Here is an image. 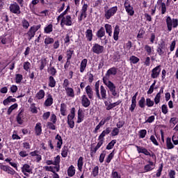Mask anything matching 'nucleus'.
<instances>
[{
  "mask_svg": "<svg viewBox=\"0 0 178 178\" xmlns=\"http://www.w3.org/2000/svg\"><path fill=\"white\" fill-rule=\"evenodd\" d=\"M81 102L83 108H88L91 105V101L86 95H83L81 97Z\"/></svg>",
  "mask_w": 178,
  "mask_h": 178,
  "instance_id": "nucleus-10",
  "label": "nucleus"
},
{
  "mask_svg": "<svg viewBox=\"0 0 178 178\" xmlns=\"http://www.w3.org/2000/svg\"><path fill=\"white\" fill-rule=\"evenodd\" d=\"M154 101L152 100L149 98L146 99V105L147 106H148V108H151L152 106H154Z\"/></svg>",
  "mask_w": 178,
  "mask_h": 178,
  "instance_id": "nucleus-60",
  "label": "nucleus"
},
{
  "mask_svg": "<svg viewBox=\"0 0 178 178\" xmlns=\"http://www.w3.org/2000/svg\"><path fill=\"white\" fill-rule=\"evenodd\" d=\"M52 31H54V25H52V24L47 25L44 29V33H45V34H51Z\"/></svg>",
  "mask_w": 178,
  "mask_h": 178,
  "instance_id": "nucleus-26",
  "label": "nucleus"
},
{
  "mask_svg": "<svg viewBox=\"0 0 178 178\" xmlns=\"http://www.w3.org/2000/svg\"><path fill=\"white\" fill-rule=\"evenodd\" d=\"M73 54H74V51L72 49L67 50V60H70L72 59V56H73Z\"/></svg>",
  "mask_w": 178,
  "mask_h": 178,
  "instance_id": "nucleus-48",
  "label": "nucleus"
},
{
  "mask_svg": "<svg viewBox=\"0 0 178 178\" xmlns=\"http://www.w3.org/2000/svg\"><path fill=\"white\" fill-rule=\"evenodd\" d=\"M22 27H24L26 30L30 27V23H29V21H27L26 19H24L22 21Z\"/></svg>",
  "mask_w": 178,
  "mask_h": 178,
  "instance_id": "nucleus-52",
  "label": "nucleus"
},
{
  "mask_svg": "<svg viewBox=\"0 0 178 178\" xmlns=\"http://www.w3.org/2000/svg\"><path fill=\"white\" fill-rule=\"evenodd\" d=\"M34 130L35 136H41L42 134V124L41 122L36 123Z\"/></svg>",
  "mask_w": 178,
  "mask_h": 178,
  "instance_id": "nucleus-15",
  "label": "nucleus"
},
{
  "mask_svg": "<svg viewBox=\"0 0 178 178\" xmlns=\"http://www.w3.org/2000/svg\"><path fill=\"white\" fill-rule=\"evenodd\" d=\"M138 105L140 108H145V98H144L143 97H141L138 102Z\"/></svg>",
  "mask_w": 178,
  "mask_h": 178,
  "instance_id": "nucleus-50",
  "label": "nucleus"
},
{
  "mask_svg": "<svg viewBox=\"0 0 178 178\" xmlns=\"http://www.w3.org/2000/svg\"><path fill=\"white\" fill-rule=\"evenodd\" d=\"M55 124H56V123L48 122L47 127H48V129H49V130H56V126Z\"/></svg>",
  "mask_w": 178,
  "mask_h": 178,
  "instance_id": "nucleus-53",
  "label": "nucleus"
},
{
  "mask_svg": "<svg viewBox=\"0 0 178 178\" xmlns=\"http://www.w3.org/2000/svg\"><path fill=\"white\" fill-rule=\"evenodd\" d=\"M124 6L125 8V10L127 12V13L129 15V16H134V10L133 8V6H131V5H130L129 3L125 2L124 3Z\"/></svg>",
  "mask_w": 178,
  "mask_h": 178,
  "instance_id": "nucleus-13",
  "label": "nucleus"
},
{
  "mask_svg": "<svg viewBox=\"0 0 178 178\" xmlns=\"http://www.w3.org/2000/svg\"><path fill=\"white\" fill-rule=\"evenodd\" d=\"M83 161H84V158L83 156H80L78 159L77 166L79 172H81V170H83V165H84Z\"/></svg>",
  "mask_w": 178,
  "mask_h": 178,
  "instance_id": "nucleus-27",
  "label": "nucleus"
},
{
  "mask_svg": "<svg viewBox=\"0 0 178 178\" xmlns=\"http://www.w3.org/2000/svg\"><path fill=\"white\" fill-rule=\"evenodd\" d=\"M109 133H111V127L106 128V129L102 132V134L99 136L98 137L99 140H103L104 141V140H105L104 138L105 136H108Z\"/></svg>",
  "mask_w": 178,
  "mask_h": 178,
  "instance_id": "nucleus-24",
  "label": "nucleus"
},
{
  "mask_svg": "<svg viewBox=\"0 0 178 178\" xmlns=\"http://www.w3.org/2000/svg\"><path fill=\"white\" fill-rule=\"evenodd\" d=\"M84 120V115H83V113L80 111H78V118H77V123H81Z\"/></svg>",
  "mask_w": 178,
  "mask_h": 178,
  "instance_id": "nucleus-44",
  "label": "nucleus"
},
{
  "mask_svg": "<svg viewBox=\"0 0 178 178\" xmlns=\"http://www.w3.org/2000/svg\"><path fill=\"white\" fill-rule=\"evenodd\" d=\"M147 165H145L144 170L145 172H151V170H154L155 168V164L154 162L149 161Z\"/></svg>",
  "mask_w": 178,
  "mask_h": 178,
  "instance_id": "nucleus-20",
  "label": "nucleus"
},
{
  "mask_svg": "<svg viewBox=\"0 0 178 178\" xmlns=\"http://www.w3.org/2000/svg\"><path fill=\"white\" fill-rule=\"evenodd\" d=\"M60 112L62 116H66L67 115V106L65 103L60 104Z\"/></svg>",
  "mask_w": 178,
  "mask_h": 178,
  "instance_id": "nucleus-25",
  "label": "nucleus"
},
{
  "mask_svg": "<svg viewBox=\"0 0 178 178\" xmlns=\"http://www.w3.org/2000/svg\"><path fill=\"white\" fill-rule=\"evenodd\" d=\"M114 151H113L111 153L109 154V155L107 156L106 159V162L107 163H110L111 161H112V159H113V156H115V153H113Z\"/></svg>",
  "mask_w": 178,
  "mask_h": 178,
  "instance_id": "nucleus-55",
  "label": "nucleus"
},
{
  "mask_svg": "<svg viewBox=\"0 0 178 178\" xmlns=\"http://www.w3.org/2000/svg\"><path fill=\"white\" fill-rule=\"evenodd\" d=\"M48 86L51 88H54L56 86V81L53 76H49L48 79Z\"/></svg>",
  "mask_w": 178,
  "mask_h": 178,
  "instance_id": "nucleus-23",
  "label": "nucleus"
},
{
  "mask_svg": "<svg viewBox=\"0 0 178 178\" xmlns=\"http://www.w3.org/2000/svg\"><path fill=\"white\" fill-rule=\"evenodd\" d=\"M116 12H118V6L112 7L104 11V16L107 20H109L112 16H115Z\"/></svg>",
  "mask_w": 178,
  "mask_h": 178,
  "instance_id": "nucleus-7",
  "label": "nucleus"
},
{
  "mask_svg": "<svg viewBox=\"0 0 178 178\" xmlns=\"http://www.w3.org/2000/svg\"><path fill=\"white\" fill-rule=\"evenodd\" d=\"M26 34L29 37L28 40L29 41H31L33 38L34 35H35V33L33 31H32L31 28L29 29Z\"/></svg>",
  "mask_w": 178,
  "mask_h": 178,
  "instance_id": "nucleus-47",
  "label": "nucleus"
},
{
  "mask_svg": "<svg viewBox=\"0 0 178 178\" xmlns=\"http://www.w3.org/2000/svg\"><path fill=\"white\" fill-rule=\"evenodd\" d=\"M136 147L138 154H144V155H151V153H149L148 149H147L146 148L138 145H136Z\"/></svg>",
  "mask_w": 178,
  "mask_h": 178,
  "instance_id": "nucleus-21",
  "label": "nucleus"
},
{
  "mask_svg": "<svg viewBox=\"0 0 178 178\" xmlns=\"http://www.w3.org/2000/svg\"><path fill=\"white\" fill-rule=\"evenodd\" d=\"M60 26L65 27V26H72L73 24V19L70 15H66L60 18Z\"/></svg>",
  "mask_w": 178,
  "mask_h": 178,
  "instance_id": "nucleus-6",
  "label": "nucleus"
},
{
  "mask_svg": "<svg viewBox=\"0 0 178 178\" xmlns=\"http://www.w3.org/2000/svg\"><path fill=\"white\" fill-rule=\"evenodd\" d=\"M95 91L97 98L99 99H106V89L104 86H100V94H99V81H97L95 86Z\"/></svg>",
  "mask_w": 178,
  "mask_h": 178,
  "instance_id": "nucleus-2",
  "label": "nucleus"
},
{
  "mask_svg": "<svg viewBox=\"0 0 178 178\" xmlns=\"http://www.w3.org/2000/svg\"><path fill=\"white\" fill-rule=\"evenodd\" d=\"M45 97V91L44 90H40L35 95L37 99H43Z\"/></svg>",
  "mask_w": 178,
  "mask_h": 178,
  "instance_id": "nucleus-32",
  "label": "nucleus"
},
{
  "mask_svg": "<svg viewBox=\"0 0 178 178\" xmlns=\"http://www.w3.org/2000/svg\"><path fill=\"white\" fill-rule=\"evenodd\" d=\"M92 51L93 54H96L97 55H99L104 52V46H101V44L98 43H95L92 47Z\"/></svg>",
  "mask_w": 178,
  "mask_h": 178,
  "instance_id": "nucleus-9",
  "label": "nucleus"
},
{
  "mask_svg": "<svg viewBox=\"0 0 178 178\" xmlns=\"http://www.w3.org/2000/svg\"><path fill=\"white\" fill-rule=\"evenodd\" d=\"M21 170L22 173L26 172L27 173H31V167L29 164H24L23 166L21 168Z\"/></svg>",
  "mask_w": 178,
  "mask_h": 178,
  "instance_id": "nucleus-33",
  "label": "nucleus"
},
{
  "mask_svg": "<svg viewBox=\"0 0 178 178\" xmlns=\"http://www.w3.org/2000/svg\"><path fill=\"white\" fill-rule=\"evenodd\" d=\"M22 80H23V75L20 74H15V83H17V84H20Z\"/></svg>",
  "mask_w": 178,
  "mask_h": 178,
  "instance_id": "nucleus-46",
  "label": "nucleus"
},
{
  "mask_svg": "<svg viewBox=\"0 0 178 178\" xmlns=\"http://www.w3.org/2000/svg\"><path fill=\"white\" fill-rule=\"evenodd\" d=\"M17 106H19L17 105V103H15V104H13L12 106H10L8 109L7 114L10 115V113H12V112H13V111H15V109H17Z\"/></svg>",
  "mask_w": 178,
  "mask_h": 178,
  "instance_id": "nucleus-42",
  "label": "nucleus"
},
{
  "mask_svg": "<svg viewBox=\"0 0 178 178\" xmlns=\"http://www.w3.org/2000/svg\"><path fill=\"white\" fill-rule=\"evenodd\" d=\"M68 152H69V148L67 147V146H64L61 150V155L63 158H66V156H67Z\"/></svg>",
  "mask_w": 178,
  "mask_h": 178,
  "instance_id": "nucleus-41",
  "label": "nucleus"
},
{
  "mask_svg": "<svg viewBox=\"0 0 178 178\" xmlns=\"http://www.w3.org/2000/svg\"><path fill=\"white\" fill-rule=\"evenodd\" d=\"M120 129L118 128L115 127L111 131V136L113 137H115V136H118L119 134Z\"/></svg>",
  "mask_w": 178,
  "mask_h": 178,
  "instance_id": "nucleus-64",
  "label": "nucleus"
},
{
  "mask_svg": "<svg viewBox=\"0 0 178 178\" xmlns=\"http://www.w3.org/2000/svg\"><path fill=\"white\" fill-rule=\"evenodd\" d=\"M48 73L51 74L54 77V76H56V69H55V67H51L48 68Z\"/></svg>",
  "mask_w": 178,
  "mask_h": 178,
  "instance_id": "nucleus-45",
  "label": "nucleus"
},
{
  "mask_svg": "<svg viewBox=\"0 0 178 178\" xmlns=\"http://www.w3.org/2000/svg\"><path fill=\"white\" fill-rule=\"evenodd\" d=\"M24 116L23 115V113L20 112L17 116V122L19 124H23V119Z\"/></svg>",
  "mask_w": 178,
  "mask_h": 178,
  "instance_id": "nucleus-40",
  "label": "nucleus"
},
{
  "mask_svg": "<svg viewBox=\"0 0 178 178\" xmlns=\"http://www.w3.org/2000/svg\"><path fill=\"white\" fill-rule=\"evenodd\" d=\"M116 144V140H111L106 146V149H112L113 147H115V145Z\"/></svg>",
  "mask_w": 178,
  "mask_h": 178,
  "instance_id": "nucleus-51",
  "label": "nucleus"
},
{
  "mask_svg": "<svg viewBox=\"0 0 178 178\" xmlns=\"http://www.w3.org/2000/svg\"><path fill=\"white\" fill-rule=\"evenodd\" d=\"M99 172V168L98 166H95L92 172V176H94V177H96V176H98Z\"/></svg>",
  "mask_w": 178,
  "mask_h": 178,
  "instance_id": "nucleus-59",
  "label": "nucleus"
},
{
  "mask_svg": "<svg viewBox=\"0 0 178 178\" xmlns=\"http://www.w3.org/2000/svg\"><path fill=\"white\" fill-rule=\"evenodd\" d=\"M87 96L88 97L89 99H94V91L92 90V88L91 86H88L85 88Z\"/></svg>",
  "mask_w": 178,
  "mask_h": 178,
  "instance_id": "nucleus-16",
  "label": "nucleus"
},
{
  "mask_svg": "<svg viewBox=\"0 0 178 178\" xmlns=\"http://www.w3.org/2000/svg\"><path fill=\"white\" fill-rule=\"evenodd\" d=\"M30 111L32 113H38V110H37V107L35 106V104H31Z\"/></svg>",
  "mask_w": 178,
  "mask_h": 178,
  "instance_id": "nucleus-57",
  "label": "nucleus"
},
{
  "mask_svg": "<svg viewBox=\"0 0 178 178\" xmlns=\"http://www.w3.org/2000/svg\"><path fill=\"white\" fill-rule=\"evenodd\" d=\"M45 66H47V59L44 58L40 61V70H44Z\"/></svg>",
  "mask_w": 178,
  "mask_h": 178,
  "instance_id": "nucleus-58",
  "label": "nucleus"
},
{
  "mask_svg": "<svg viewBox=\"0 0 178 178\" xmlns=\"http://www.w3.org/2000/svg\"><path fill=\"white\" fill-rule=\"evenodd\" d=\"M104 29L106 30V33L108 34L109 37H112V25L106 24L104 25Z\"/></svg>",
  "mask_w": 178,
  "mask_h": 178,
  "instance_id": "nucleus-35",
  "label": "nucleus"
},
{
  "mask_svg": "<svg viewBox=\"0 0 178 178\" xmlns=\"http://www.w3.org/2000/svg\"><path fill=\"white\" fill-rule=\"evenodd\" d=\"M54 165H57L60 163V156L58 155L54 157V161H53Z\"/></svg>",
  "mask_w": 178,
  "mask_h": 178,
  "instance_id": "nucleus-62",
  "label": "nucleus"
},
{
  "mask_svg": "<svg viewBox=\"0 0 178 178\" xmlns=\"http://www.w3.org/2000/svg\"><path fill=\"white\" fill-rule=\"evenodd\" d=\"M157 6L159 9L161 10V15H165L166 13V3L163 2V0H158Z\"/></svg>",
  "mask_w": 178,
  "mask_h": 178,
  "instance_id": "nucleus-14",
  "label": "nucleus"
},
{
  "mask_svg": "<svg viewBox=\"0 0 178 178\" xmlns=\"http://www.w3.org/2000/svg\"><path fill=\"white\" fill-rule=\"evenodd\" d=\"M0 169L3 170V172H6V173L8 175H11L12 176L16 174V171H15V170H13V168H12L10 166L0 165Z\"/></svg>",
  "mask_w": 178,
  "mask_h": 178,
  "instance_id": "nucleus-11",
  "label": "nucleus"
},
{
  "mask_svg": "<svg viewBox=\"0 0 178 178\" xmlns=\"http://www.w3.org/2000/svg\"><path fill=\"white\" fill-rule=\"evenodd\" d=\"M96 35L98 38L105 37V29L104 27H101L100 29L97 32Z\"/></svg>",
  "mask_w": 178,
  "mask_h": 178,
  "instance_id": "nucleus-36",
  "label": "nucleus"
},
{
  "mask_svg": "<svg viewBox=\"0 0 178 178\" xmlns=\"http://www.w3.org/2000/svg\"><path fill=\"white\" fill-rule=\"evenodd\" d=\"M163 170V163H161L157 170V172L156 174V177H161V175L162 173V170Z\"/></svg>",
  "mask_w": 178,
  "mask_h": 178,
  "instance_id": "nucleus-56",
  "label": "nucleus"
},
{
  "mask_svg": "<svg viewBox=\"0 0 178 178\" xmlns=\"http://www.w3.org/2000/svg\"><path fill=\"white\" fill-rule=\"evenodd\" d=\"M54 104V98L52 97L51 94H48L47 95V99L44 101V106H51Z\"/></svg>",
  "mask_w": 178,
  "mask_h": 178,
  "instance_id": "nucleus-17",
  "label": "nucleus"
},
{
  "mask_svg": "<svg viewBox=\"0 0 178 178\" xmlns=\"http://www.w3.org/2000/svg\"><path fill=\"white\" fill-rule=\"evenodd\" d=\"M85 34L88 41H92V30L87 29Z\"/></svg>",
  "mask_w": 178,
  "mask_h": 178,
  "instance_id": "nucleus-34",
  "label": "nucleus"
},
{
  "mask_svg": "<svg viewBox=\"0 0 178 178\" xmlns=\"http://www.w3.org/2000/svg\"><path fill=\"white\" fill-rule=\"evenodd\" d=\"M54 38L47 37L44 40V44L45 45H49V44H54Z\"/></svg>",
  "mask_w": 178,
  "mask_h": 178,
  "instance_id": "nucleus-54",
  "label": "nucleus"
},
{
  "mask_svg": "<svg viewBox=\"0 0 178 178\" xmlns=\"http://www.w3.org/2000/svg\"><path fill=\"white\" fill-rule=\"evenodd\" d=\"M88 60L87 58L83 59L81 62L80 67H79V72L80 73H84V71L87 68V63Z\"/></svg>",
  "mask_w": 178,
  "mask_h": 178,
  "instance_id": "nucleus-18",
  "label": "nucleus"
},
{
  "mask_svg": "<svg viewBox=\"0 0 178 178\" xmlns=\"http://www.w3.org/2000/svg\"><path fill=\"white\" fill-rule=\"evenodd\" d=\"M55 139L57 140V148L60 149L62 148V145L63 144V140H62V136L57 134L55 137Z\"/></svg>",
  "mask_w": 178,
  "mask_h": 178,
  "instance_id": "nucleus-30",
  "label": "nucleus"
},
{
  "mask_svg": "<svg viewBox=\"0 0 178 178\" xmlns=\"http://www.w3.org/2000/svg\"><path fill=\"white\" fill-rule=\"evenodd\" d=\"M76 175V169L74 165H70L67 170V175L70 177H73Z\"/></svg>",
  "mask_w": 178,
  "mask_h": 178,
  "instance_id": "nucleus-29",
  "label": "nucleus"
},
{
  "mask_svg": "<svg viewBox=\"0 0 178 178\" xmlns=\"http://www.w3.org/2000/svg\"><path fill=\"white\" fill-rule=\"evenodd\" d=\"M161 74V65H158L152 69L151 77L152 79H158Z\"/></svg>",
  "mask_w": 178,
  "mask_h": 178,
  "instance_id": "nucleus-12",
  "label": "nucleus"
},
{
  "mask_svg": "<svg viewBox=\"0 0 178 178\" xmlns=\"http://www.w3.org/2000/svg\"><path fill=\"white\" fill-rule=\"evenodd\" d=\"M56 122H58V118H56V115L52 113L50 116V122L56 123Z\"/></svg>",
  "mask_w": 178,
  "mask_h": 178,
  "instance_id": "nucleus-61",
  "label": "nucleus"
},
{
  "mask_svg": "<svg viewBox=\"0 0 178 178\" xmlns=\"http://www.w3.org/2000/svg\"><path fill=\"white\" fill-rule=\"evenodd\" d=\"M117 74L118 68L113 67L107 70L105 76L103 77L104 84L108 88V90L111 91L113 97H116L118 95V92L116 91V86L109 80V78L111 76H116Z\"/></svg>",
  "mask_w": 178,
  "mask_h": 178,
  "instance_id": "nucleus-1",
  "label": "nucleus"
},
{
  "mask_svg": "<svg viewBox=\"0 0 178 178\" xmlns=\"http://www.w3.org/2000/svg\"><path fill=\"white\" fill-rule=\"evenodd\" d=\"M166 25L168 31H171L172 29H177L178 26V19L176 18L172 19L170 16L166 17Z\"/></svg>",
  "mask_w": 178,
  "mask_h": 178,
  "instance_id": "nucleus-3",
  "label": "nucleus"
},
{
  "mask_svg": "<svg viewBox=\"0 0 178 178\" xmlns=\"http://www.w3.org/2000/svg\"><path fill=\"white\" fill-rule=\"evenodd\" d=\"M9 10L10 13H13L14 15H20V13H22V11L20 10V6L17 4V3L16 2L10 4Z\"/></svg>",
  "mask_w": 178,
  "mask_h": 178,
  "instance_id": "nucleus-5",
  "label": "nucleus"
},
{
  "mask_svg": "<svg viewBox=\"0 0 178 178\" xmlns=\"http://www.w3.org/2000/svg\"><path fill=\"white\" fill-rule=\"evenodd\" d=\"M76 116V108H72L70 113L67 115V123L70 129L74 128V118Z\"/></svg>",
  "mask_w": 178,
  "mask_h": 178,
  "instance_id": "nucleus-4",
  "label": "nucleus"
},
{
  "mask_svg": "<svg viewBox=\"0 0 178 178\" xmlns=\"http://www.w3.org/2000/svg\"><path fill=\"white\" fill-rule=\"evenodd\" d=\"M165 49V42H161L159 43L156 51L158 52L159 56H162L163 54H165L163 50Z\"/></svg>",
  "mask_w": 178,
  "mask_h": 178,
  "instance_id": "nucleus-19",
  "label": "nucleus"
},
{
  "mask_svg": "<svg viewBox=\"0 0 178 178\" xmlns=\"http://www.w3.org/2000/svg\"><path fill=\"white\" fill-rule=\"evenodd\" d=\"M130 63H132L133 65H136L140 62V58L136 56H131L129 58Z\"/></svg>",
  "mask_w": 178,
  "mask_h": 178,
  "instance_id": "nucleus-39",
  "label": "nucleus"
},
{
  "mask_svg": "<svg viewBox=\"0 0 178 178\" xmlns=\"http://www.w3.org/2000/svg\"><path fill=\"white\" fill-rule=\"evenodd\" d=\"M87 10H88V4L83 3L82 8L81 9V15L78 18L79 22H81V20L87 17Z\"/></svg>",
  "mask_w": 178,
  "mask_h": 178,
  "instance_id": "nucleus-8",
  "label": "nucleus"
},
{
  "mask_svg": "<svg viewBox=\"0 0 178 178\" xmlns=\"http://www.w3.org/2000/svg\"><path fill=\"white\" fill-rule=\"evenodd\" d=\"M150 140L152 141V143L156 145V146H158L159 145V143H158V140H156V138H155V136L154 135H152L150 136Z\"/></svg>",
  "mask_w": 178,
  "mask_h": 178,
  "instance_id": "nucleus-63",
  "label": "nucleus"
},
{
  "mask_svg": "<svg viewBox=\"0 0 178 178\" xmlns=\"http://www.w3.org/2000/svg\"><path fill=\"white\" fill-rule=\"evenodd\" d=\"M10 102H16V99L13 98L12 96H9L6 99L3 100V104L5 106L9 105Z\"/></svg>",
  "mask_w": 178,
  "mask_h": 178,
  "instance_id": "nucleus-28",
  "label": "nucleus"
},
{
  "mask_svg": "<svg viewBox=\"0 0 178 178\" xmlns=\"http://www.w3.org/2000/svg\"><path fill=\"white\" fill-rule=\"evenodd\" d=\"M111 178H122V175L118 171L113 170L111 172Z\"/></svg>",
  "mask_w": 178,
  "mask_h": 178,
  "instance_id": "nucleus-43",
  "label": "nucleus"
},
{
  "mask_svg": "<svg viewBox=\"0 0 178 178\" xmlns=\"http://www.w3.org/2000/svg\"><path fill=\"white\" fill-rule=\"evenodd\" d=\"M120 33V28L119 25H116L113 31V40L118 41L119 40V34Z\"/></svg>",
  "mask_w": 178,
  "mask_h": 178,
  "instance_id": "nucleus-22",
  "label": "nucleus"
},
{
  "mask_svg": "<svg viewBox=\"0 0 178 178\" xmlns=\"http://www.w3.org/2000/svg\"><path fill=\"white\" fill-rule=\"evenodd\" d=\"M145 51L147 52V55H152V52H154V47L148 45V44H145Z\"/></svg>",
  "mask_w": 178,
  "mask_h": 178,
  "instance_id": "nucleus-38",
  "label": "nucleus"
},
{
  "mask_svg": "<svg viewBox=\"0 0 178 178\" xmlns=\"http://www.w3.org/2000/svg\"><path fill=\"white\" fill-rule=\"evenodd\" d=\"M139 134V138H145V136H147V130L142 129L140 130L138 132Z\"/></svg>",
  "mask_w": 178,
  "mask_h": 178,
  "instance_id": "nucleus-49",
  "label": "nucleus"
},
{
  "mask_svg": "<svg viewBox=\"0 0 178 178\" xmlns=\"http://www.w3.org/2000/svg\"><path fill=\"white\" fill-rule=\"evenodd\" d=\"M166 147L167 149H173V148H175V145L172 143V139L170 138H167L166 139Z\"/></svg>",
  "mask_w": 178,
  "mask_h": 178,
  "instance_id": "nucleus-37",
  "label": "nucleus"
},
{
  "mask_svg": "<svg viewBox=\"0 0 178 178\" xmlns=\"http://www.w3.org/2000/svg\"><path fill=\"white\" fill-rule=\"evenodd\" d=\"M65 90L66 92L67 97L74 98V90H73V88H67L66 89H65Z\"/></svg>",
  "mask_w": 178,
  "mask_h": 178,
  "instance_id": "nucleus-31",
  "label": "nucleus"
}]
</instances>
